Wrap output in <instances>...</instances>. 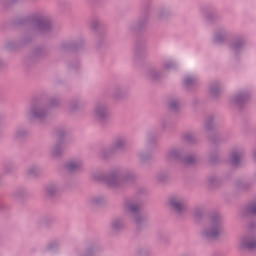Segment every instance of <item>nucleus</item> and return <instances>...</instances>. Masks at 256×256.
<instances>
[{"label": "nucleus", "instance_id": "1", "mask_svg": "<svg viewBox=\"0 0 256 256\" xmlns=\"http://www.w3.org/2000/svg\"><path fill=\"white\" fill-rule=\"evenodd\" d=\"M171 205H172V207H174V209H177V211H181V209H183V205H181V203H179V202L172 200Z\"/></svg>", "mask_w": 256, "mask_h": 256}, {"label": "nucleus", "instance_id": "2", "mask_svg": "<svg viewBox=\"0 0 256 256\" xmlns=\"http://www.w3.org/2000/svg\"><path fill=\"white\" fill-rule=\"evenodd\" d=\"M232 163L237 165L239 163V154H233L232 156Z\"/></svg>", "mask_w": 256, "mask_h": 256}, {"label": "nucleus", "instance_id": "3", "mask_svg": "<svg viewBox=\"0 0 256 256\" xmlns=\"http://www.w3.org/2000/svg\"><path fill=\"white\" fill-rule=\"evenodd\" d=\"M76 167H77V164H76V163H70V164L68 165V169H69L70 171H73V169H76Z\"/></svg>", "mask_w": 256, "mask_h": 256}, {"label": "nucleus", "instance_id": "4", "mask_svg": "<svg viewBox=\"0 0 256 256\" xmlns=\"http://www.w3.org/2000/svg\"><path fill=\"white\" fill-rule=\"evenodd\" d=\"M247 247H248V249H255V247H256V242L247 244Z\"/></svg>", "mask_w": 256, "mask_h": 256}, {"label": "nucleus", "instance_id": "5", "mask_svg": "<svg viewBox=\"0 0 256 256\" xmlns=\"http://www.w3.org/2000/svg\"><path fill=\"white\" fill-rule=\"evenodd\" d=\"M250 211H251L252 213H256V204L253 205V206L250 208Z\"/></svg>", "mask_w": 256, "mask_h": 256}, {"label": "nucleus", "instance_id": "6", "mask_svg": "<svg viewBox=\"0 0 256 256\" xmlns=\"http://www.w3.org/2000/svg\"><path fill=\"white\" fill-rule=\"evenodd\" d=\"M131 211H135V206H132V207H131Z\"/></svg>", "mask_w": 256, "mask_h": 256}, {"label": "nucleus", "instance_id": "7", "mask_svg": "<svg viewBox=\"0 0 256 256\" xmlns=\"http://www.w3.org/2000/svg\"><path fill=\"white\" fill-rule=\"evenodd\" d=\"M210 235H211V237H215V234H214V233H211Z\"/></svg>", "mask_w": 256, "mask_h": 256}]
</instances>
